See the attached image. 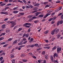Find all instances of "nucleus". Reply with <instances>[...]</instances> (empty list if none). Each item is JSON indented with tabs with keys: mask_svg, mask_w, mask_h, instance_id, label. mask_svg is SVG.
Returning a JSON list of instances; mask_svg holds the SVG:
<instances>
[{
	"mask_svg": "<svg viewBox=\"0 0 63 63\" xmlns=\"http://www.w3.org/2000/svg\"><path fill=\"white\" fill-rule=\"evenodd\" d=\"M11 5H12V4L11 3H9L7 4V6H11Z\"/></svg>",
	"mask_w": 63,
	"mask_h": 63,
	"instance_id": "63",
	"label": "nucleus"
},
{
	"mask_svg": "<svg viewBox=\"0 0 63 63\" xmlns=\"http://www.w3.org/2000/svg\"><path fill=\"white\" fill-rule=\"evenodd\" d=\"M9 7H5V9H3V10H2V11H3V12H4V11H6V10H7V9H9Z\"/></svg>",
	"mask_w": 63,
	"mask_h": 63,
	"instance_id": "18",
	"label": "nucleus"
},
{
	"mask_svg": "<svg viewBox=\"0 0 63 63\" xmlns=\"http://www.w3.org/2000/svg\"><path fill=\"white\" fill-rule=\"evenodd\" d=\"M1 28L2 29H4L6 28V25L4 24L1 26Z\"/></svg>",
	"mask_w": 63,
	"mask_h": 63,
	"instance_id": "5",
	"label": "nucleus"
},
{
	"mask_svg": "<svg viewBox=\"0 0 63 63\" xmlns=\"http://www.w3.org/2000/svg\"><path fill=\"white\" fill-rule=\"evenodd\" d=\"M55 23V22L54 21H52L51 23V24H53V23Z\"/></svg>",
	"mask_w": 63,
	"mask_h": 63,
	"instance_id": "58",
	"label": "nucleus"
},
{
	"mask_svg": "<svg viewBox=\"0 0 63 63\" xmlns=\"http://www.w3.org/2000/svg\"><path fill=\"white\" fill-rule=\"evenodd\" d=\"M25 27H27V28H29L30 27V26H25Z\"/></svg>",
	"mask_w": 63,
	"mask_h": 63,
	"instance_id": "60",
	"label": "nucleus"
},
{
	"mask_svg": "<svg viewBox=\"0 0 63 63\" xmlns=\"http://www.w3.org/2000/svg\"><path fill=\"white\" fill-rule=\"evenodd\" d=\"M39 17H44V15H40L39 16Z\"/></svg>",
	"mask_w": 63,
	"mask_h": 63,
	"instance_id": "27",
	"label": "nucleus"
},
{
	"mask_svg": "<svg viewBox=\"0 0 63 63\" xmlns=\"http://www.w3.org/2000/svg\"><path fill=\"white\" fill-rule=\"evenodd\" d=\"M17 42V40H16L14 41L13 42V44H16V42Z\"/></svg>",
	"mask_w": 63,
	"mask_h": 63,
	"instance_id": "14",
	"label": "nucleus"
},
{
	"mask_svg": "<svg viewBox=\"0 0 63 63\" xmlns=\"http://www.w3.org/2000/svg\"><path fill=\"white\" fill-rule=\"evenodd\" d=\"M34 23H38V21L37 20H36L35 21H34Z\"/></svg>",
	"mask_w": 63,
	"mask_h": 63,
	"instance_id": "61",
	"label": "nucleus"
},
{
	"mask_svg": "<svg viewBox=\"0 0 63 63\" xmlns=\"http://www.w3.org/2000/svg\"><path fill=\"white\" fill-rule=\"evenodd\" d=\"M30 31H31V30L30 29V28H29L28 30V32H30Z\"/></svg>",
	"mask_w": 63,
	"mask_h": 63,
	"instance_id": "53",
	"label": "nucleus"
},
{
	"mask_svg": "<svg viewBox=\"0 0 63 63\" xmlns=\"http://www.w3.org/2000/svg\"><path fill=\"white\" fill-rule=\"evenodd\" d=\"M63 23V21L62 20H61L60 21V24H62Z\"/></svg>",
	"mask_w": 63,
	"mask_h": 63,
	"instance_id": "34",
	"label": "nucleus"
},
{
	"mask_svg": "<svg viewBox=\"0 0 63 63\" xmlns=\"http://www.w3.org/2000/svg\"><path fill=\"white\" fill-rule=\"evenodd\" d=\"M50 6L49 5H46L45 6V8H47V7H49Z\"/></svg>",
	"mask_w": 63,
	"mask_h": 63,
	"instance_id": "32",
	"label": "nucleus"
},
{
	"mask_svg": "<svg viewBox=\"0 0 63 63\" xmlns=\"http://www.w3.org/2000/svg\"><path fill=\"white\" fill-rule=\"evenodd\" d=\"M54 55H55L56 57H58V54H57V53H55L54 54Z\"/></svg>",
	"mask_w": 63,
	"mask_h": 63,
	"instance_id": "11",
	"label": "nucleus"
},
{
	"mask_svg": "<svg viewBox=\"0 0 63 63\" xmlns=\"http://www.w3.org/2000/svg\"><path fill=\"white\" fill-rule=\"evenodd\" d=\"M34 46L35 47H37L38 46V44H35Z\"/></svg>",
	"mask_w": 63,
	"mask_h": 63,
	"instance_id": "47",
	"label": "nucleus"
},
{
	"mask_svg": "<svg viewBox=\"0 0 63 63\" xmlns=\"http://www.w3.org/2000/svg\"><path fill=\"white\" fill-rule=\"evenodd\" d=\"M22 1L24 3H26V0H22Z\"/></svg>",
	"mask_w": 63,
	"mask_h": 63,
	"instance_id": "55",
	"label": "nucleus"
},
{
	"mask_svg": "<svg viewBox=\"0 0 63 63\" xmlns=\"http://www.w3.org/2000/svg\"><path fill=\"white\" fill-rule=\"evenodd\" d=\"M48 3V2H45L44 3V4H45V5H46Z\"/></svg>",
	"mask_w": 63,
	"mask_h": 63,
	"instance_id": "39",
	"label": "nucleus"
},
{
	"mask_svg": "<svg viewBox=\"0 0 63 63\" xmlns=\"http://www.w3.org/2000/svg\"><path fill=\"white\" fill-rule=\"evenodd\" d=\"M4 60H3L2 61H1L0 63H3L4 62Z\"/></svg>",
	"mask_w": 63,
	"mask_h": 63,
	"instance_id": "62",
	"label": "nucleus"
},
{
	"mask_svg": "<svg viewBox=\"0 0 63 63\" xmlns=\"http://www.w3.org/2000/svg\"><path fill=\"white\" fill-rule=\"evenodd\" d=\"M3 60V57H1L0 58V61H1Z\"/></svg>",
	"mask_w": 63,
	"mask_h": 63,
	"instance_id": "42",
	"label": "nucleus"
},
{
	"mask_svg": "<svg viewBox=\"0 0 63 63\" xmlns=\"http://www.w3.org/2000/svg\"><path fill=\"white\" fill-rule=\"evenodd\" d=\"M32 20H33V19H32V18L31 19H30L29 20H28V21L29 22L30 21H32Z\"/></svg>",
	"mask_w": 63,
	"mask_h": 63,
	"instance_id": "50",
	"label": "nucleus"
},
{
	"mask_svg": "<svg viewBox=\"0 0 63 63\" xmlns=\"http://www.w3.org/2000/svg\"><path fill=\"white\" fill-rule=\"evenodd\" d=\"M39 18V16L36 17V16H34L32 17V19L33 20L34 19H35V18Z\"/></svg>",
	"mask_w": 63,
	"mask_h": 63,
	"instance_id": "8",
	"label": "nucleus"
},
{
	"mask_svg": "<svg viewBox=\"0 0 63 63\" xmlns=\"http://www.w3.org/2000/svg\"><path fill=\"white\" fill-rule=\"evenodd\" d=\"M59 31V29H57V28H55L54 30L53 31L51 32V35H54L55 32V34H56L57 33H58Z\"/></svg>",
	"mask_w": 63,
	"mask_h": 63,
	"instance_id": "1",
	"label": "nucleus"
},
{
	"mask_svg": "<svg viewBox=\"0 0 63 63\" xmlns=\"http://www.w3.org/2000/svg\"><path fill=\"white\" fill-rule=\"evenodd\" d=\"M22 30V28H19L18 30V32H19V31H20L21 30Z\"/></svg>",
	"mask_w": 63,
	"mask_h": 63,
	"instance_id": "23",
	"label": "nucleus"
},
{
	"mask_svg": "<svg viewBox=\"0 0 63 63\" xmlns=\"http://www.w3.org/2000/svg\"><path fill=\"white\" fill-rule=\"evenodd\" d=\"M53 12V10L51 9L47 11V12L48 13H51V12Z\"/></svg>",
	"mask_w": 63,
	"mask_h": 63,
	"instance_id": "6",
	"label": "nucleus"
},
{
	"mask_svg": "<svg viewBox=\"0 0 63 63\" xmlns=\"http://www.w3.org/2000/svg\"><path fill=\"white\" fill-rule=\"evenodd\" d=\"M3 39H4V37H2L0 38V41H1L2 40H3Z\"/></svg>",
	"mask_w": 63,
	"mask_h": 63,
	"instance_id": "36",
	"label": "nucleus"
},
{
	"mask_svg": "<svg viewBox=\"0 0 63 63\" xmlns=\"http://www.w3.org/2000/svg\"><path fill=\"white\" fill-rule=\"evenodd\" d=\"M40 4L39 3H35V4L34 5V6L36 7V6H38L40 5Z\"/></svg>",
	"mask_w": 63,
	"mask_h": 63,
	"instance_id": "9",
	"label": "nucleus"
},
{
	"mask_svg": "<svg viewBox=\"0 0 63 63\" xmlns=\"http://www.w3.org/2000/svg\"><path fill=\"white\" fill-rule=\"evenodd\" d=\"M57 39H59L61 36V35H57Z\"/></svg>",
	"mask_w": 63,
	"mask_h": 63,
	"instance_id": "19",
	"label": "nucleus"
},
{
	"mask_svg": "<svg viewBox=\"0 0 63 63\" xmlns=\"http://www.w3.org/2000/svg\"><path fill=\"white\" fill-rule=\"evenodd\" d=\"M22 44V42H20L18 43V45L19 46L20 45H21Z\"/></svg>",
	"mask_w": 63,
	"mask_h": 63,
	"instance_id": "28",
	"label": "nucleus"
},
{
	"mask_svg": "<svg viewBox=\"0 0 63 63\" xmlns=\"http://www.w3.org/2000/svg\"><path fill=\"white\" fill-rule=\"evenodd\" d=\"M33 17V15H30L28 16H27L28 18H30V17Z\"/></svg>",
	"mask_w": 63,
	"mask_h": 63,
	"instance_id": "17",
	"label": "nucleus"
},
{
	"mask_svg": "<svg viewBox=\"0 0 63 63\" xmlns=\"http://www.w3.org/2000/svg\"><path fill=\"white\" fill-rule=\"evenodd\" d=\"M62 14H63V13H60L58 15V16H61V15H62Z\"/></svg>",
	"mask_w": 63,
	"mask_h": 63,
	"instance_id": "33",
	"label": "nucleus"
},
{
	"mask_svg": "<svg viewBox=\"0 0 63 63\" xmlns=\"http://www.w3.org/2000/svg\"><path fill=\"white\" fill-rule=\"evenodd\" d=\"M56 46H55L52 48V50H54L55 49H56Z\"/></svg>",
	"mask_w": 63,
	"mask_h": 63,
	"instance_id": "16",
	"label": "nucleus"
},
{
	"mask_svg": "<svg viewBox=\"0 0 63 63\" xmlns=\"http://www.w3.org/2000/svg\"><path fill=\"white\" fill-rule=\"evenodd\" d=\"M50 59L52 61L53 60V57L52 56H50Z\"/></svg>",
	"mask_w": 63,
	"mask_h": 63,
	"instance_id": "10",
	"label": "nucleus"
},
{
	"mask_svg": "<svg viewBox=\"0 0 63 63\" xmlns=\"http://www.w3.org/2000/svg\"><path fill=\"white\" fill-rule=\"evenodd\" d=\"M6 44V42H2L0 44V46H1V45H4V44Z\"/></svg>",
	"mask_w": 63,
	"mask_h": 63,
	"instance_id": "15",
	"label": "nucleus"
},
{
	"mask_svg": "<svg viewBox=\"0 0 63 63\" xmlns=\"http://www.w3.org/2000/svg\"><path fill=\"white\" fill-rule=\"evenodd\" d=\"M19 14V15H21L23 16V15H24V13H20Z\"/></svg>",
	"mask_w": 63,
	"mask_h": 63,
	"instance_id": "51",
	"label": "nucleus"
},
{
	"mask_svg": "<svg viewBox=\"0 0 63 63\" xmlns=\"http://www.w3.org/2000/svg\"><path fill=\"white\" fill-rule=\"evenodd\" d=\"M15 50V48H13V49H12V51L11 52V53H12L13 52H14V51Z\"/></svg>",
	"mask_w": 63,
	"mask_h": 63,
	"instance_id": "31",
	"label": "nucleus"
},
{
	"mask_svg": "<svg viewBox=\"0 0 63 63\" xmlns=\"http://www.w3.org/2000/svg\"><path fill=\"white\" fill-rule=\"evenodd\" d=\"M35 16H38L39 14H40V12H36V13H35Z\"/></svg>",
	"mask_w": 63,
	"mask_h": 63,
	"instance_id": "7",
	"label": "nucleus"
},
{
	"mask_svg": "<svg viewBox=\"0 0 63 63\" xmlns=\"http://www.w3.org/2000/svg\"><path fill=\"white\" fill-rule=\"evenodd\" d=\"M42 53L43 55H45V51H43Z\"/></svg>",
	"mask_w": 63,
	"mask_h": 63,
	"instance_id": "52",
	"label": "nucleus"
},
{
	"mask_svg": "<svg viewBox=\"0 0 63 63\" xmlns=\"http://www.w3.org/2000/svg\"><path fill=\"white\" fill-rule=\"evenodd\" d=\"M37 12V11L35 10V11H34L32 12V13H36V12Z\"/></svg>",
	"mask_w": 63,
	"mask_h": 63,
	"instance_id": "54",
	"label": "nucleus"
},
{
	"mask_svg": "<svg viewBox=\"0 0 63 63\" xmlns=\"http://www.w3.org/2000/svg\"><path fill=\"white\" fill-rule=\"evenodd\" d=\"M15 56H14V55H12L10 57V58H11V59H12V58H14V57Z\"/></svg>",
	"mask_w": 63,
	"mask_h": 63,
	"instance_id": "46",
	"label": "nucleus"
},
{
	"mask_svg": "<svg viewBox=\"0 0 63 63\" xmlns=\"http://www.w3.org/2000/svg\"><path fill=\"white\" fill-rule=\"evenodd\" d=\"M10 23H11V25H13L14 26L15 25H16V23L15 22H14V21H11V22Z\"/></svg>",
	"mask_w": 63,
	"mask_h": 63,
	"instance_id": "4",
	"label": "nucleus"
},
{
	"mask_svg": "<svg viewBox=\"0 0 63 63\" xmlns=\"http://www.w3.org/2000/svg\"><path fill=\"white\" fill-rule=\"evenodd\" d=\"M49 32V31L47 30L45 31L44 32V33L45 34H47V33H48V32Z\"/></svg>",
	"mask_w": 63,
	"mask_h": 63,
	"instance_id": "12",
	"label": "nucleus"
},
{
	"mask_svg": "<svg viewBox=\"0 0 63 63\" xmlns=\"http://www.w3.org/2000/svg\"><path fill=\"white\" fill-rule=\"evenodd\" d=\"M33 40H34V39H33V38H31L30 39L31 41H30V42H31H31H32V41H33Z\"/></svg>",
	"mask_w": 63,
	"mask_h": 63,
	"instance_id": "30",
	"label": "nucleus"
},
{
	"mask_svg": "<svg viewBox=\"0 0 63 63\" xmlns=\"http://www.w3.org/2000/svg\"><path fill=\"white\" fill-rule=\"evenodd\" d=\"M27 41H25L23 42V44H26V43H27Z\"/></svg>",
	"mask_w": 63,
	"mask_h": 63,
	"instance_id": "57",
	"label": "nucleus"
},
{
	"mask_svg": "<svg viewBox=\"0 0 63 63\" xmlns=\"http://www.w3.org/2000/svg\"><path fill=\"white\" fill-rule=\"evenodd\" d=\"M13 39V38H10L8 39V41H11Z\"/></svg>",
	"mask_w": 63,
	"mask_h": 63,
	"instance_id": "21",
	"label": "nucleus"
},
{
	"mask_svg": "<svg viewBox=\"0 0 63 63\" xmlns=\"http://www.w3.org/2000/svg\"><path fill=\"white\" fill-rule=\"evenodd\" d=\"M8 2V0H5L4 2L5 3H7Z\"/></svg>",
	"mask_w": 63,
	"mask_h": 63,
	"instance_id": "59",
	"label": "nucleus"
},
{
	"mask_svg": "<svg viewBox=\"0 0 63 63\" xmlns=\"http://www.w3.org/2000/svg\"><path fill=\"white\" fill-rule=\"evenodd\" d=\"M13 12L14 14H17V13H18V11H14Z\"/></svg>",
	"mask_w": 63,
	"mask_h": 63,
	"instance_id": "26",
	"label": "nucleus"
},
{
	"mask_svg": "<svg viewBox=\"0 0 63 63\" xmlns=\"http://www.w3.org/2000/svg\"><path fill=\"white\" fill-rule=\"evenodd\" d=\"M25 46V45H21L19 47H20H20H24Z\"/></svg>",
	"mask_w": 63,
	"mask_h": 63,
	"instance_id": "35",
	"label": "nucleus"
},
{
	"mask_svg": "<svg viewBox=\"0 0 63 63\" xmlns=\"http://www.w3.org/2000/svg\"><path fill=\"white\" fill-rule=\"evenodd\" d=\"M31 25V24L30 23H26L25 24H24L23 25V26H26V25Z\"/></svg>",
	"mask_w": 63,
	"mask_h": 63,
	"instance_id": "3",
	"label": "nucleus"
},
{
	"mask_svg": "<svg viewBox=\"0 0 63 63\" xmlns=\"http://www.w3.org/2000/svg\"><path fill=\"white\" fill-rule=\"evenodd\" d=\"M18 8V7H14L13 9V10H16V9H17Z\"/></svg>",
	"mask_w": 63,
	"mask_h": 63,
	"instance_id": "41",
	"label": "nucleus"
},
{
	"mask_svg": "<svg viewBox=\"0 0 63 63\" xmlns=\"http://www.w3.org/2000/svg\"><path fill=\"white\" fill-rule=\"evenodd\" d=\"M35 47V45H32L31 46V47Z\"/></svg>",
	"mask_w": 63,
	"mask_h": 63,
	"instance_id": "40",
	"label": "nucleus"
},
{
	"mask_svg": "<svg viewBox=\"0 0 63 63\" xmlns=\"http://www.w3.org/2000/svg\"><path fill=\"white\" fill-rule=\"evenodd\" d=\"M8 19H9L8 18H6L4 19V21H6V20H8Z\"/></svg>",
	"mask_w": 63,
	"mask_h": 63,
	"instance_id": "43",
	"label": "nucleus"
},
{
	"mask_svg": "<svg viewBox=\"0 0 63 63\" xmlns=\"http://www.w3.org/2000/svg\"><path fill=\"white\" fill-rule=\"evenodd\" d=\"M38 10V8L36 7H35L33 9V10Z\"/></svg>",
	"mask_w": 63,
	"mask_h": 63,
	"instance_id": "45",
	"label": "nucleus"
},
{
	"mask_svg": "<svg viewBox=\"0 0 63 63\" xmlns=\"http://www.w3.org/2000/svg\"><path fill=\"white\" fill-rule=\"evenodd\" d=\"M18 2H20V3H23V2L20 0H18Z\"/></svg>",
	"mask_w": 63,
	"mask_h": 63,
	"instance_id": "29",
	"label": "nucleus"
},
{
	"mask_svg": "<svg viewBox=\"0 0 63 63\" xmlns=\"http://www.w3.org/2000/svg\"><path fill=\"white\" fill-rule=\"evenodd\" d=\"M60 24V21H58L57 22V26H58L59 24Z\"/></svg>",
	"mask_w": 63,
	"mask_h": 63,
	"instance_id": "25",
	"label": "nucleus"
},
{
	"mask_svg": "<svg viewBox=\"0 0 63 63\" xmlns=\"http://www.w3.org/2000/svg\"><path fill=\"white\" fill-rule=\"evenodd\" d=\"M45 57L46 59H47V58H48V56H47V55H46L45 56Z\"/></svg>",
	"mask_w": 63,
	"mask_h": 63,
	"instance_id": "22",
	"label": "nucleus"
},
{
	"mask_svg": "<svg viewBox=\"0 0 63 63\" xmlns=\"http://www.w3.org/2000/svg\"><path fill=\"white\" fill-rule=\"evenodd\" d=\"M25 7L26 9H29V6H28L27 5H26L25 6Z\"/></svg>",
	"mask_w": 63,
	"mask_h": 63,
	"instance_id": "38",
	"label": "nucleus"
},
{
	"mask_svg": "<svg viewBox=\"0 0 63 63\" xmlns=\"http://www.w3.org/2000/svg\"><path fill=\"white\" fill-rule=\"evenodd\" d=\"M5 53H1L0 54V55L1 56H3V55H5Z\"/></svg>",
	"mask_w": 63,
	"mask_h": 63,
	"instance_id": "37",
	"label": "nucleus"
},
{
	"mask_svg": "<svg viewBox=\"0 0 63 63\" xmlns=\"http://www.w3.org/2000/svg\"><path fill=\"white\" fill-rule=\"evenodd\" d=\"M9 31H10V30H6V33H8V32H9Z\"/></svg>",
	"mask_w": 63,
	"mask_h": 63,
	"instance_id": "64",
	"label": "nucleus"
},
{
	"mask_svg": "<svg viewBox=\"0 0 63 63\" xmlns=\"http://www.w3.org/2000/svg\"><path fill=\"white\" fill-rule=\"evenodd\" d=\"M52 18V20H54L56 18V17L54 16L53 18Z\"/></svg>",
	"mask_w": 63,
	"mask_h": 63,
	"instance_id": "13",
	"label": "nucleus"
},
{
	"mask_svg": "<svg viewBox=\"0 0 63 63\" xmlns=\"http://www.w3.org/2000/svg\"><path fill=\"white\" fill-rule=\"evenodd\" d=\"M29 33H27L26 34V38H27V37H29Z\"/></svg>",
	"mask_w": 63,
	"mask_h": 63,
	"instance_id": "24",
	"label": "nucleus"
},
{
	"mask_svg": "<svg viewBox=\"0 0 63 63\" xmlns=\"http://www.w3.org/2000/svg\"><path fill=\"white\" fill-rule=\"evenodd\" d=\"M22 61L24 62H26L27 61V60L23 59Z\"/></svg>",
	"mask_w": 63,
	"mask_h": 63,
	"instance_id": "20",
	"label": "nucleus"
},
{
	"mask_svg": "<svg viewBox=\"0 0 63 63\" xmlns=\"http://www.w3.org/2000/svg\"><path fill=\"white\" fill-rule=\"evenodd\" d=\"M13 47V46H9L8 47V49H10L11 47Z\"/></svg>",
	"mask_w": 63,
	"mask_h": 63,
	"instance_id": "48",
	"label": "nucleus"
},
{
	"mask_svg": "<svg viewBox=\"0 0 63 63\" xmlns=\"http://www.w3.org/2000/svg\"><path fill=\"white\" fill-rule=\"evenodd\" d=\"M41 49H42V48H39L37 49V51H39V50H40Z\"/></svg>",
	"mask_w": 63,
	"mask_h": 63,
	"instance_id": "56",
	"label": "nucleus"
},
{
	"mask_svg": "<svg viewBox=\"0 0 63 63\" xmlns=\"http://www.w3.org/2000/svg\"><path fill=\"white\" fill-rule=\"evenodd\" d=\"M8 44H5L3 46V47H6L7 46H8Z\"/></svg>",
	"mask_w": 63,
	"mask_h": 63,
	"instance_id": "44",
	"label": "nucleus"
},
{
	"mask_svg": "<svg viewBox=\"0 0 63 63\" xmlns=\"http://www.w3.org/2000/svg\"><path fill=\"white\" fill-rule=\"evenodd\" d=\"M61 50V47H58L57 49V53H59L60 51Z\"/></svg>",
	"mask_w": 63,
	"mask_h": 63,
	"instance_id": "2",
	"label": "nucleus"
},
{
	"mask_svg": "<svg viewBox=\"0 0 63 63\" xmlns=\"http://www.w3.org/2000/svg\"><path fill=\"white\" fill-rule=\"evenodd\" d=\"M52 20V18L49 19L48 20V21H51V20Z\"/></svg>",
	"mask_w": 63,
	"mask_h": 63,
	"instance_id": "49",
	"label": "nucleus"
}]
</instances>
